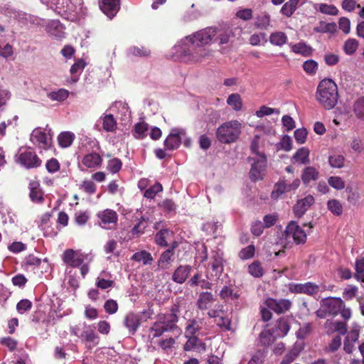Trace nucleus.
I'll use <instances>...</instances> for the list:
<instances>
[{
  "label": "nucleus",
  "mask_w": 364,
  "mask_h": 364,
  "mask_svg": "<svg viewBox=\"0 0 364 364\" xmlns=\"http://www.w3.org/2000/svg\"><path fill=\"white\" fill-rule=\"evenodd\" d=\"M280 241L281 245L286 249L291 248L294 243L304 244L306 241V232L296 222L291 221L286 227Z\"/></svg>",
  "instance_id": "obj_6"
},
{
  "label": "nucleus",
  "mask_w": 364,
  "mask_h": 364,
  "mask_svg": "<svg viewBox=\"0 0 364 364\" xmlns=\"http://www.w3.org/2000/svg\"><path fill=\"white\" fill-rule=\"evenodd\" d=\"M219 295L224 300L228 299H236L238 298V295L236 293H233L232 288L228 286H224L220 290Z\"/></svg>",
  "instance_id": "obj_55"
},
{
  "label": "nucleus",
  "mask_w": 364,
  "mask_h": 364,
  "mask_svg": "<svg viewBox=\"0 0 364 364\" xmlns=\"http://www.w3.org/2000/svg\"><path fill=\"white\" fill-rule=\"evenodd\" d=\"M102 161V159L100 154L92 152L83 157L82 164L87 168H95L101 165Z\"/></svg>",
  "instance_id": "obj_22"
},
{
  "label": "nucleus",
  "mask_w": 364,
  "mask_h": 364,
  "mask_svg": "<svg viewBox=\"0 0 364 364\" xmlns=\"http://www.w3.org/2000/svg\"><path fill=\"white\" fill-rule=\"evenodd\" d=\"M353 111L358 118L364 119V97L358 98L355 102Z\"/></svg>",
  "instance_id": "obj_48"
},
{
  "label": "nucleus",
  "mask_w": 364,
  "mask_h": 364,
  "mask_svg": "<svg viewBox=\"0 0 364 364\" xmlns=\"http://www.w3.org/2000/svg\"><path fill=\"white\" fill-rule=\"evenodd\" d=\"M85 257L86 256L84 254L78 250L75 251L72 249H69L64 252L63 260L68 265L73 267H77L83 263Z\"/></svg>",
  "instance_id": "obj_16"
},
{
  "label": "nucleus",
  "mask_w": 364,
  "mask_h": 364,
  "mask_svg": "<svg viewBox=\"0 0 364 364\" xmlns=\"http://www.w3.org/2000/svg\"><path fill=\"white\" fill-rule=\"evenodd\" d=\"M122 163L118 158L110 159L107 164V170L112 173H116L122 168Z\"/></svg>",
  "instance_id": "obj_57"
},
{
  "label": "nucleus",
  "mask_w": 364,
  "mask_h": 364,
  "mask_svg": "<svg viewBox=\"0 0 364 364\" xmlns=\"http://www.w3.org/2000/svg\"><path fill=\"white\" fill-rule=\"evenodd\" d=\"M232 37V29L209 27L188 36L173 48L176 57L186 62H200L211 55V50L206 48L210 43L226 44Z\"/></svg>",
  "instance_id": "obj_1"
},
{
  "label": "nucleus",
  "mask_w": 364,
  "mask_h": 364,
  "mask_svg": "<svg viewBox=\"0 0 364 364\" xmlns=\"http://www.w3.org/2000/svg\"><path fill=\"white\" fill-rule=\"evenodd\" d=\"M309 151L306 147H301L292 156L291 160L294 162H299L301 164L309 163Z\"/></svg>",
  "instance_id": "obj_31"
},
{
  "label": "nucleus",
  "mask_w": 364,
  "mask_h": 364,
  "mask_svg": "<svg viewBox=\"0 0 364 364\" xmlns=\"http://www.w3.org/2000/svg\"><path fill=\"white\" fill-rule=\"evenodd\" d=\"M326 327L331 325L332 332H338L340 335H345L347 333V324L343 321L326 322Z\"/></svg>",
  "instance_id": "obj_43"
},
{
  "label": "nucleus",
  "mask_w": 364,
  "mask_h": 364,
  "mask_svg": "<svg viewBox=\"0 0 364 364\" xmlns=\"http://www.w3.org/2000/svg\"><path fill=\"white\" fill-rule=\"evenodd\" d=\"M355 266L356 270L355 277L358 280L364 282V257L356 259Z\"/></svg>",
  "instance_id": "obj_61"
},
{
  "label": "nucleus",
  "mask_w": 364,
  "mask_h": 364,
  "mask_svg": "<svg viewBox=\"0 0 364 364\" xmlns=\"http://www.w3.org/2000/svg\"><path fill=\"white\" fill-rule=\"evenodd\" d=\"M319 177L318 170L314 166H307L302 171L301 180L304 184L308 185L311 181H316Z\"/></svg>",
  "instance_id": "obj_24"
},
{
  "label": "nucleus",
  "mask_w": 364,
  "mask_h": 364,
  "mask_svg": "<svg viewBox=\"0 0 364 364\" xmlns=\"http://www.w3.org/2000/svg\"><path fill=\"white\" fill-rule=\"evenodd\" d=\"M173 252L172 250H166L160 255L158 260V266L160 269H166L173 261Z\"/></svg>",
  "instance_id": "obj_33"
},
{
  "label": "nucleus",
  "mask_w": 364,
  "mask_h": 364,
  "mask_svg": "<svg viewBox=\"0 0 364 364\" xmlns=\"http://www.w3.org/2000/svg\"><path fill=\"white\" fill-rule=\"evenodd\" d=\"M80 188L89 195H92L96 192V186L92 181H83L80 185Z\"/></svg>",
  "instance_id": "obj_63"
},
{
  "label": "nucleus",
  "mask_w": 364,
  "mask_h": 364,
  "mask_svg": "<svg viewBox=\"0 0 364 364\" xmlns=\"http://www.w3.org/2000/svg\"><path fill=\"white\" fill-rule=\"evenodd\" d=\"M255 246L252 245H248L242 248L239 252V257L242 259H248L253 257L255 255Z\"/></svg>",
  "instance_id": "obj_60"
},
{
  "label": "nucleus",
  "mask_w": 364,
  "mask_h": 364,
  "mask_svg": "<svg viewBox=\"0 0 364 364\" xmlns=\"http://www.w3.org/2000/svg\"><path fill=\"white\" fill-rule=\"evenodd\" d=\"M132 259L136 262H141L144 265L150 264L154 261L151 255L145 250L134 253L132 257Z\"/></svg>",
  "instance_id": "obj_36"
},
{
  "label": "nucleus",
  "mask_w": 364,
  "mask_h": 364,
  "mask_svg": "<svg viewBox=\"0 0 364 364\" xmlns=\"http://www.w3.org/2000/svg\"><path fill=\"white\" fill-rule=\"evenodd\" d=\"M266 306L277 314H284L291 307V301L289 299H274L268 298L264 302Z\"/></svg>",
  "instance_id": "obj_14"
},
{
  "label": "nucleus",
  "mask_w": 364,
  "mask_h": 364,
  "mask_svg": "<svg viewBox=\"0 0 364 364\" xmlns=\"http://www.w3.org/2000/svg\"><path fill=\"white\" fill-rule=\"evenodd\" d=\"M163 187L161 183H156L154 186L149 188L146 191L144 192V197L147 198H154L156 193L162 191Z\"/></svg>",
  "instance_id": "obj_59"
},
{
  "label": "nucleus",
  "mask_w": 364,
  "mask_h": 364,
  "mask_svg": "<svg viewBox=\"0 0 364 364\" xmlns=\"http://www.w3.org/2000/svg\"><path fill=\"white\" fill-rule=\"evenodd\" d=\"M173 236V232L168 229H162L155 235L156 243L161 247H166L168 240Z\"/></svg>",
  "instance_id": "obj_26"
},
{
  "label": "nucleus",
  "mask_w": 364,
  "mask_h": 364,
  "mask_svg": "<svg viewBox=\"0 0 364 364\" xmlns=\"http://www.w3.org/2000/svg\"><path fill=\"white\" fill-rule=\"evenodd\" d=\"M288 192L287 188V179L284 178H281L274 187V190L272 192V198L274 199L278 198L283 193Z\"/></svg>",
  "instance_id": "obj_35"
},
{
  "label": "nucleus",
  "mask_w": 364,
  "mask_h": 364,
  "mask_svg": "<svg viewBox=\"0 0 364 364\" xmlns=\"http://www.w3.org/2000/svg\"><path fill=\"white\" fill-rule=\"evenodd\" d=\"M328 209L334 215H340L343 213V206L339 200L332 199L327 203Z\"/></svg>",
  "instance_id": "obj_46"
},
{
  "label": "nucleus",
  "mask_w": 364,
  "mask_h": 364,
  "mask_svg": "<svg viewBox=\"0 0 364 364\" xmlns=\"http://www.w3.org/2000/svg\"><path fill=\"white\" fill-rule=\"evenodd\" d=\"M291 50L295 53L301 54L305 56H308L311 53V47L302 42L293 45Z\"/></svg>",
  "instance_id": "obj_45"
},
{
  "label": "nucleus",
  "mask_w": 364,
  "mask_h": 364,
  "mask_svg": "<svg viewBox=\"0 0 364 364\" xmlns=\"http://www.w3.org/2000/svg\"><path fill=\"white\" fill-rule=\"evenodd\" d=\"M30 139L35 146L40 149H48L50 146V137L40 127L33 130Z\"/></svg>",
  "instance_id": "obj_12"
},
{
  "label": "nucleus",
  "mask_w": 364,
  "mask_h": 364,
  "mask_svg": "<svg viewBox=\"0 0 364 364\" xmlns=\"http://www.w3.org/2000/svg\"><path fill=\"white\" fill-rule=\"evenodd\" d=\"M294 322L293 317H282L277 321V328L282 333V336L287 335L291 325Z\"/></svg>",
  "instance_id": "obj_28"
},
{
  "label": "nucleus",
  "mask_w": 364,
  "mask_h": 364,
  "mask_svg": "<svg viewBox=\"0 0 364 364\" xmlns=\"http://www.w3.org/2000/svg\"><path fill=\"white\" fill-rule=\"evenodd\" d=\"M29 197L33 202L41 203L44 200L43 192L40 188V183L38 181H31L29 183Z\"/></svg>",
  "instance_id": "obj_20"
},
{
  "label": "nucleus",
  "mask_w": 364,
  "mask_h": 364,
  "mask_svg": "<svg viewBox=\"0 0 364 364\" xmlns=\"http://www.w3.org/2000/svg\"><path fill=\"white\" fill-rule=\"evenodd\" d=\"M359 46V42L355 38L347 39L343 44V51L346 55H351L355 53Z\"/></svg>",
  "instance_id": "obj_40"
},
{
  "label": "nucleus",
  "mask_w": 364,
  "mask_h": 364,
  "mask_svg": "<svg viewBox=\"0 0 364 364\" xmlns=\"http://www.w3.org/2000/svg\"><path fill=\"white\" fill-rule=\"evenodd\" d=\"M328 183L332 188L338 191L345 188V182L339 176H330L328 178Z\"/></svg>",
  "instance_id": "obj_51"
},
{
  "label": "nucleus",
  "mask_w": 364,
  "mask_h": 364,
  "mask_svg": "<svg viewBox=\"0 0 364 364\" xmlns=\"http://www.w3.org/2000/svg\"><path fill=\"white\" fill-rule=\"evenodd\" d=\"M289 290L292 293L315 296L319 292L320 287L314 282H308L304 284H292L290 286Z\"/></svg>",
  "instance_id": "obj_13"
},
{
  "label": "nucleus",
  "mask_w": 364,
  "mask_h": 364,
  "mask_svg": "<svg viewBox=\"0 0 364 364\" xmlns=\"http://www.w3.org/2000/svg\"><path fill=\"white\" fill-rule=\"evenodd\" d=\"M191 269L190 265H180L172 275L173 281L178 284H183L186 280Z\"/></svg>",
  "instance_id": "obj_21"
},
{
  "label": "nucleus",
  "mask_w": 364,
  "mask_h": 364,
  "mask_svg": "<svg viewBox=\"0 0 364 364\" xmlns=\"http://www.w3.org/2000/svg\"><path fill=\"white\" fill-rule=\"evenodd\" d=\"M47 96L53 101L62 102L68 97L69 92L65 89H59L57 91L48 92Z\"/></svg>",
  "instance_id": "obj_41"
},
{
  "label": "nucleus",
  "mask_w": 364,
  "mask_h": 364,
  "mask_svg": "<svg viewBox=\"0 0 364 364\" xmlns=\"http://www.w3.org/2000/svg\"><path fill=\"white\" fill-rule=\"evenodd\" d=\"M249 273L255 277H260L263 274L259 262H254L248 267Z\"/></svg>",
  "instance_id": "obj_62"
},
{
  "label": "nucleus",
  "mask_w": 364,
  "mask_h": 364,
  "mask_svg": "<svg viewBox=\"0 0 364 364\" xmlns=\"http://www.w3.org/2000/svg\"><path fill=\"white\" fill-rule=\"evenodd\" d=\"M269 41L274 46H282L287 43V36L283 32H275L270 35Z\"/></svg>",
  "instance_id": "obj_39"
},
{
  "label": "nucleus",
  "mask_w": 364,
  "mask_h": 364,
  "mask_svg": "<svg viewBox=\"0 0 364 364\" xmlns=\"http://www.w3.org/2000/svg\"><path fill=\"white\" fill-rule=\"evenodd\" d=\"M347 193V200L353 204L355 205L360 200V196L358 190L348 187L346 188Z\"/></svg>",
  "instance_id": "obj_53"
},
{
  "label": "nucleus",
  "mask_w": 364,
  "mask_h": 364,
  "mask_svg": "<svg viewBox=\"0 0 364 364\" xmlns=\"http://www.w3.org/2000/svg\"><path fill=\"white\" fill-rule=\"evenodd\" d=\"M41 3L61 16L82 13V0H41Z\"/></svg>",
  "instance_id": "obj_4"
},
{
  "label": "nucleus",
  "mask_w": 364,
  "mask_h": 364,
  "mask_svg": "<svg viewBox=\"0 0 364 364\" xmlns=\"http://www.w3.org/2000/svg\"><path fill=\"white\" fill-rule=\"evenodd\" d=\"M241 129L242 124L238 120H230L218 127L215 136L220 143L231 144L239 138Z\"/></svg>",
  "instance_id": "obj_5"
},
{
  "label": "nucleus",
  "mask_w": 364,
  "mask_h": 364,
  "mask_svg": "<svg viewBox=\"0 0 364 364\" xmlns=\"http://www.w3.org/2000/svg\"><path fill=\"white\" fill-rule=\"evenodd\" d=\"M300 350L294 347L285 355L280 364H290L299 355Z\"/></svg>",
  "instance_id": "obj_49"
},
{
  "label": "nucleus",
  "mask_w": 364,
  "mask_h": 364,
  "mask_svg": "<svg viewBox=\"0 0 364 364\" xmlns=\"http://www.w3.org/2000/svg\"><path fill=\"white\" fill-rule=\"evenodd\" d=\"M151 54V50L143 46H131L127 50L128 56H134V57H148Z\"/></svg>",
  "instance_id": "obj_32"
},
{
  "label": "nucleus",
  "mask_w": 364,
  "mask_h": 364,
  "mask_svg": "<svg viewBox=\"0 0 364 364\" xmlns=\"http://www.w3.org/2000/svg\"><path fill=\"white\" fill-rule=\"evenodd\" d=\"M153 314L150 309L144 310L141 312L135 314L128 313L124 319V326L128 329L131 335H134L142 322L146 321Z\"/></svg>",
  "instance_id": "obj_8"
},
{
  "label": "nucleus",
  "mask_w": 364,
  "mask_h": 364,
  "mask_svg": "<svg viewBox=\"0 0 364 364\" xmlns=\"http://www.w3.org/2000/svg\"><path fill=\"white\" fill-rule=\"evenodd\" d=\"M227 103L229 106L235 111H239L242 109V102L240 95L237 93L231 94L227 100Z\"/></svg>",
  "instance_id": "obj_42"
},
{
  "label": "nucleus",
  "mask_w": 364,
  "mask_h": 364,
  "mask_svg": "<svg viewBox=\"0 0 364 364\" xmlns=\"http://www.w3.org/2000/svg\"><path fill=\"white\" fill-rule=\"evenodd\" d=\"M18 161L27 168H36L41 164V160L31 149H27L24 151L21 152Z\"/></svg>",
  "instance_id": "obj_10"
},
{
  "label": "nucleus",
  "mask_w": 364,
  "mask_h": 364,
  "mask_svg": "<svg viewBox=\"0 0 364 364\" xmlns=\"http://www.w3.org/2000/svg\"><path fill=\"white\" fill-rule=\"evenodd\" d=\"M270 22V16L267 14H262L256 18L255 25L260 29H266Z\"/></svg>",
  "instance_id": "obj_47"
},
{
  "label": "nucleus",
  "mask_w": 364,
  "mask_h": 364,
  "mask_svg": "<svg viewBox=\"0 0 364 364\" xmlns=\"http://www.w3.org/2000/svg\"><path fill=\"white\" fill-rule=\"evenodd\" d=\"M102 128L107 132H114L117 129V124L115 118L111 114L102 117Z\"/></svg>",
  "instance_id": "obj_30"
},
{
  "label": "nucleus",
  "mask_w": 364,
  "mask_h": 364,
  "mask_svg": "<svg viewBox=\"0 0 364 364\" xmlns=\"http://www.w3.org/2000/svg\"><path fill=\"white\" fill-rule=\"evenodd\" d=\"M212 272L207 274L208 279L219 277L224 270L223 254L218 251L214 252L210 262Z\"/></svg>",
  "instance_id": "obj_15"
},
{
  "label": "nucleus",
  "mask_w": 364,
  "mask_h": 364,
  "mask_svg": "<svg viewBox=\"0 0 364 364\" xmlns=\"http://www.w3.org/2000/svg\"><path fill=\"white\" fill-rule=\"evenodd\" d=\"M15 17L22 23L25 25L38 26L41 24V19L37 16H32L23 12H17Z\"/></svg>",
  "instance_id": "obj_25"
},
{
  "label": "nucleus",
  "mask_w": 364,
  "mask_h": 364,
  "mask_svg": "<svg viewBox=\"0 0 364 364\" xmlns=\"http://www.w3.org/2000/svg\"><path fill=\"white\" fill-rule=\"evenodd\" d=\"M280 113L279 110L278 109L275 108H271L269 107H267L265 105L262 106L259 110L256 112V116L257 117H263L264 116H268L272 114H279Z\"/></svg>",
  "instance_id": "obj_56"
},
{
  "label": "nucleus",
  "mask_w": 364,
  "mask_h": 364,
  "mask_svg": "<svg viewBox=\"0 0 364 364\" xmlns=\"http://www.w3.org/2000/svg\"><path fill=\"white\" fill-rule=\"evenodd\" d=\"M248 161L251 163L250 177L253 181L262 180L265 174L267 168V157L265 154L257 156H249Z\"/></svg>",
  "instance_id": "obj_9"
},
{
  "label": "nucleus",
  "mask_w": 364,
  "mask_h": 364,
  "mask_svg": "<svg viewBox=\"0 0 364 364\" xmlns=\"http://www.w3.org/2000/svg\"><path fill=\"white\" fill-rule=\"evenodd\" d=\"M148 129V124L144 122H139L135 124L133 135L136 139H141L144 136L145 132Z\"/></svg>",
  "instance_id": "obj_50"
},
{
  "label": "nucleus",
  "mask_w": 364,
  "mask_h": 364,
  "mask_svg": "<svg viewBox=\"0 0 364 364\" xmlns=\"http://www.w3.org/2000/svg\"><path fill=\"white\" fill-rule=\"evenodd\" d=\"M98 217L104 225V228L107 229H112L117 225L118 220L117 213L110 209L99 213Z\"/></svg>",
  "instance_id": "obj_18"
},
{
  "label": "nucleus",
  "mask_w": 364,
  "mask_h": 364,
  "mask_svg": "<svg viewBox=\"0 0 364 364\" xmlns=\"http://www.w3.org/2000/svg\"><path fill=\"white\" fill-rule=\"evenodd\" d=\"M345 157L338 154L330 155L328 159L331 167L334 168H341L344 166Z\"/></svg>",
  "instance_id": "obj_38"
},
{
  "label": "nucleus",
  "mask_w": 364,
  "mask_h": 364,
  "mask_svg": "<svg viewBox=\"0 0 364 364\" xmlns=\"http://www.w3.org/2000/svg\"><path fill=\"white\" fill-rule=\"evenodd\" d=\"M277 149L289 151L292 149L291 138L288 135L284 136L279 143L277 144Z\"/></svg>",
  "instance_id": "obj_58"
},
{
  "label": "nucleus",
  "mask_w": 364,
  "mask_h": 364,
  "mask_svg": "<svg viewBox=\"0 0 364 364\" xmlns=\"http://www.w3.org/2000/svg\"><path fill=\"white\" fill-rule=\"evenodd\" d=\"M314 31L316 33H335L337 31V25L336 23H326L325 21H320L316 27H314Z\"/></svg>",
  "instance_id": "obj_29"
},
{
  "label": "nucleus",
  "mask_w": 364,
  "mask_h": 364,
  "mask_svg": "<svg viewBox=\"0 0 364 364\" xmlns=\"http://www.w3.org/2000/svg\"><path fill=\"white\" fill-rule=\"evenodd\" d=\"M119 0H100V8L109 18H112L119 10Z\"/></svg>",
  "instance_id": "obj_17"
},
{
  "label": "nucleus",
  "mask_w": 364,
  "mask_h": 364,
  "mask_svg": "<svg viewBox=\"0 0 364 364\" xmlns=\"http://www.w3.org/2000/svg\"><path fill=\"white\" fill-rule=\"evenodd\" d=\"M319 11L322 14L336 16L338 14V9L332 4H319Z\"/></svg>",
  "instance_id": "obj_54"
},
{
  "label": "nucleus",
  "mask_w": 364,
  "mask_h": 364,
  "mask_svg": "<svg viewBox=\"0 0 364 364\" xmlns=\"http://www.w3.org/2000/svg\"><path fill=\"white\" fill-rule=\"evenodd\" d=\"M75 139V134L70 132H64L58 137V144L63 148L69 147Z\"/></svg>",
  "instance_id": "obj_37"
},
{
  "label": "nucleus",
  "mask_w": 364,
  "mask_h": 364,
  "mask_svg": "<svg viewBox=\"0 0 364 364\" xmlns=\"http://www.w3.org/2000/svg\"><path fill=\"white\" fill-rule=\"evenodd\" d=\"M314 198L311 195H309L299 200L294 206L295 215L298 218L303 216L307 210L314 204Z\"/></svg>",
  "instance_id": "obj_19"
},
{
  "label": "nucleus",
  "mask_w": 364,
  "mask_h": 364,
  "mask_svg": "<svg viewBox=\"0 0 364 364\" xmlns=\"http://www.w3.org/2000/svg\"><path fill=\"white\" fill-rule=\"evenodd\" d=\"M81 338L87 342L93 343L94 345L98 344L99 337L95 333L94 330L89 326L88 329L83 331L80 334Z\"/></svg>",
  "instance_id": "obj_44"
},
{
  "label": "nucleus",
  "mask_w": 364,
  "mask_h": 364,
  "mask_svg": "<svg viewBox=\"0 0 364 364\" xmlns=\"http://www.w3.org/2000/svg\"><path fill=\"white\" fill-rule=\"evenodd\" d=\"M316 100L326 109L333 108L338 102L337 85L331 79L321 80L316 90Z\"/></svg>",
  "instance_id": "obj_3"
},
{
  "label": "nucleus",
  "mask_w": 364,
  "mask_h": 364,
  "mask_svg": "<svg viewBox=\"0 0 364 364\" xmlns=\"http://www.w3.org/2000/svg\"><path fill=\"white\" fill-rule=\"evenodd\" d=\"M106 272L102 271L96 279L95 285L98 289L105 290L114 286V281L106 279Z\"/></svg>",
  "instance_id": "obj_34"
},
{
  "label": "nucleus",
  "mask_w": 364,
  "mask_h": 364,
  "mask_svg": "<svg viewBox=\"0 0 364 364\" xmlns=\"http://www.w3.org/2000/svg\"><path fill=\"white\" fill-rule=\"evenodd\" d=\"M202 325L203 319L201 318H193L189 320L185 330L186 336H194L201 329Z\"/></svg>",
  "instance_id": "obj_27"
},
{
  "label": "nucleus",
  "mask_w": 364,
  "mask_h": 364,
  "mask_svg": "<svg viewBox=\"0 0 364 364\" xmlns=\"http://www.w3.org/2000/svg\"><path fill=\"white\" fill-rule=\"evenodd\" d=\"M186 135L185 129L173 128L164 141V146L168 150H174L179 147L182 137Z\"/></svg>",
  "instance_id": "obj_11"
},
{
  "label": "nucleus",
  "mask_w": 364,
  "mask_h": 364,
  "mask_svg": "<svg viewBox=\"0 0 364 364\" xmlns=\"http://www.w3.org/2000/svg\"><path fill=\"white\" fill-rule=\"evenodd\" d=\"M218 319L217 321V326L220 328H223L225 331L231 330V320L227 316H225V314H221L220 316L218 317Z\"/></svg>",
  "instance_id": "obj_52"
},
{
  "label": "nucleus",
  "mask_w": 364,
  "mask_h": 364,
  "mask_svg": "<svg viewBox=\"0 0 364 364\" xmlns=\"http://www.w3.org/2000/svg\"><path fill=\"white\" fill-rule=\"evenodd\" d=\"M179 312V306L174 305L168 314H161L156 317V321L153 323L150 328L149 336L157 338L162 336L166 332L176 331L178 333L181 330L176 325L178 321V313Z\"/></svg>",
  "instance_id": "obj_2"
},
{
  "label": "nucleus",
  "mask_w": 364,
  "mask_h": 364,
  "mask_svg": "<svg viewBox=\"0 0 364 364\" xmlns=\"http://www.w3.org/2000/svg\"><path fill=\"white\" fill-rule=\"evenodd\" d=\"M214 301L215 298L213 294L210 292L205 291L199 294L196 305L200 310H205L208 309Z\"/></svg>",
  "instance_id": "obj_23"
},
{
  "label": "nucleus",
  "mask_w": 364,
  "mask_h": 364,
  "mask_svg": "<svg viewBox=\"0 0 364 364\" xmlns=\"http://www.w3.org/2000/svg\"><path fill=\"white\" fill-rule=\"evenodd\" d=\"M343 307V301L339 297H326L320 301V307L316 311L317 317L325 318L327 316H336Z\"/></svg>",
  "instance_id": "obj_7"
},
{
  "label": "nucleus",
  "mask_w": 364,
  "mask_h": 364,
  "mask_svg": "<svg viewBox=\"0 0 364 364\" xmlns=\"http://www.w3.org/2000/svg\"><path fill=\"white\" fill-rule=\"evenodd\" d=\"M32 307V303L28 299H21L16 305V310L19 314H24Z\"/></svg>",
  "instance_id": "obj_64"
}]
</instances>
